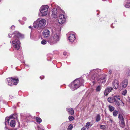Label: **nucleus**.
<instances>
[{"label":"nucleus","instance_id":"obj_40","mask_svg":"<svg viewBox=\"0 0 130 130\" xmlns=\"http://www.w3.org/2000/svg\"><path fill=\"white\" fill-rule=\"evenodd\" d=\"M108 73L110 74H112V71L111 70H109Z\"/></svg>","mask_w":130,"mask_h":130},{"label":"nucleus","instance_id":"obj_5","mask_svg":"<svg viewBox=\"0 0 130 130\" xmlns=\"http://www.w3.org/2000/svg\"><path fill=\"white\" fill-rule=\"evenodd\" d=\"M49 7L47 5L42 6L40 8V14L42 17L47 15Z\"/></svg>","mask_w":130,"mask_h":130},{"label":"nucleus","instance_id":"obj_3","mask_svg":"<svg viewBox=\"0 0 130 130\" xmlns=\"http://www.w3.org/2000/svg\"><path fill=\"white\" fill-rule=\"evenodd\" d=\"M60 35L59 31L53 32L51 36L48 38L47 41L51 45L56 44L60 40Z\"/></svg>","mask_w":130,"mask_h":130},{"label":"nucleus","instance_id":"obj_35","mask_svg":"<svg viewBox=\"0 0 130 130\" xmlns=\"http://www.w3.org/2000/svg\"><path fill=\"white\" fill-rule=\"evenodd\" d=\"M47 43V42L45 40H43L41 42V43L43 45Z\"/></svg>","mask_w":130,"mask_h":130},{"label":"nucleus","instance_id":"obj_18","mask_svg":"<svg viewBox=\"0 0 130 130\" xmlns=\"http://www.w3.org/2000/svg\"><path fill=\"white\" fill-rule=\"evenodd\" d=\"M66 110L69 114L73 115L74 113V110L72 108H67Z\"/></svg>","mask_w":130,"mask_h":130},{"label":"nucleus","instance_id":"obj_25","mask_svg":"<svg viewBox=\"0 0 130 130\" xmlns=\"http://www.w3.org/2000/svg\"><path fill=\"white\" fill-rule=\"evenodd\" d=\"M38 130H44V128L41 125H40L38 126Z\"/></svg>","mask_w":130,"mask_h":130},{"label":"nucleus","instance_id":"obj_41","mask_svg":"<svg viewBox=\"0 0 130 130\" xmlns=\"http://www.w3.org/2000/svg\"><path fill=\"white\" fill-rule=\"evenodd\" d=\"M44 78V76H40V78L41 79H43V78Z\"/></svg>","mask_w":130,"mask_h":130},{"label":"nucleus","instance_id":"obj_22","mask_svg":"<svg viewBox=\"0 0 130 130\" xmlns=\"http://www.w3.org/2000/svg\"><path fill=\"white\" fill-rule=\"evenodd\" d=\"M38 20H37V21L34 22L33 24V25L34 26V27L35 28H36L37 27H38Z\"/></svg>","mask_w":130,"mask_h":130},{"label":"nucleus","instance_id":"obj_51","mask_svg":"<svg viewBox=\"0 0 130 130\" xmlns=\"http://www.w3.org/2000/svg\"><path fill=\"white\" fill-rule=\"evenodd\" d=\"M129 101L130 103V98L129 99Z\"/></svg>","mask_w":130,"mask_h":130},{"label":"nucleus","instance_id":"obj_36","mask_svg":"<svg viewBox=\"0 0 130 130\" xmlns=\"http://www.w3.org/2000/svg\"><path fill=\"white\" fill-rule=\"evenodd\" d=\"M126 73L128 75L130 76V68H129L127 70V71Z\"/></svg>","mask_w":130,"mask_h":130},{"label":"nucleus","instance_id":"obj_46","mask_svg":"<svg viewBox=\"0 0 130 130\" xmlns=\"http://www.w3.org/2000/svg\"><path fill=\"white\" fill-rule=\"evenodd\" d=\"M28 27L29 28H31V26H29V27Z\"/></svg>","mask_w":130,"mask_h":130},{"label":"nucleus","instance_id":"obj_42","mask_svg":"<svg viewBox=\"0 0 130 130\" xmlns=\"http://www.w3.org/2000/svg\"><path fill=\"white\" fill-rule=\"evenodd\" d=\"M67 53L66 52H64L63 53V55L65 56H66L67 55Z\"/></svg>","mask_w":130,"mask_h":130},{"label":"nucleus","instance_id":"obj_2","mask_svg":"<svg viewBox=\"0 0 130 130\" xmlns=\"http://www.w3.org/2000/svg\"><path fill=\"white\" fill-rule=\"evenodd\" d=\"M13 34L14 35L13 37V39H12V40L10 41L11 43L12 44V45L15 50H19L21 46V43L18 39L20 37H22L23 36L19 32L17 31H15Z\"/></svg>","mask_w":130,"mask_h":130},{"label":"nucleus","instance_id":"obj_27","mask_svg":"<svg viewBox=\"0 0 130 130\" xmlns=\"http://www.w3.org/2000/svg\"><path fill=\"white\" fill-rule=\"evenodd\" d=\"M113 98L114 101H119L120 99L119 96H115Z\"/></svg>","mask_w":130,"mask_h":130},{"label":"nucleus","instance_id":"obj_13","mask_svg":"<svg viewBox=\"0 0 130 130\" xmlns=\"http://www.w3.org/2000/svg\"><path fill=\"white\" fill-rule=\"evenodd\" d=\"M50 31L48 29H46L43 30L42 32V34L44 37H47L50 35Z\"/></svg>","mask_w":130,"mask_h":130},{"label":"nucleus","instance_id":"obj_53","mask_svg":"<svg viewBox=\"0 0 130 130\" xmlns=\"http://www.w3.org/2000/svg\"><path fill=\"white\" fill-rule=\"evenodd\" d=\"M99 20H100V21H101V19H100Z\"/></svg>","mask_w":130,"mask_h":130},{"label":"nucleus","instance_id":"obj_49","mask_svg":"<svg viewBox=\"0 0 130 130\" xmlns=\"http://www.w3.org/2000/svg\"><path fill=\"white\" fill-rule=\"evenodd\" d=\"M23 62V63H25V62H24V61H23V62Z\"/></svg>","mask_w":130,"mask_h":130},{"label":"nucleus","instance_id":"obj_50","mask_svg":"<svg viewBox=\"0 0 130 130\" xmlns=\"http://www.w3.org/2000/svg\"><path fill=\"white\" fill-rule=\"evenodd\" d=\"M24 22H23V23H21V24H24Z\"/></svg>","mask_w":130,"mask_h":130},{"label":"nucleus","instance_id":"obj_37","mask_svg":"<svg viewBox=\"0 0 130 130\" xmlns=\"http://www.w3.org/2000/svg\"><path fill=\"white\" fill-rule=\"evenodd\" d=\"M100 127L101 129H104L106 128V126L104 125H101L100 126Z\"/></svg>","mask_w":130,"mask_h":130},{"label":"nucleus","instance_id":"obj_11","mask_svg":"<svg viewBox=\"0 0 130 130\" xmlns=\"http://www.w3.org/2000/svg\"><path fill=\"white\" fill-rule=\"evenodd\" d=\"M119 82L117 80H115L112 83V86L113 88L117 89L119 87Z\"/></svg>","mask_w":130,"mask_h":130},{"label":"nucleus","instance_id":"obj_38","mask_svg":"<svg viewBox=\"0 0 130 130\" xmlns=\"http://www.w3.org/2000/svg\"><path fill=\"white\" fill-rule=\"evenodd\" d=\"M15 31H14V32L12 34H9L8 35V37L9 38H10L12 36V35H14V34H13Z\"/></svg>","mask_w":130,"mask_h":130},{"label":"nucleus","instance_id":"obj_17","mask_svg":"<svg viewBox=\"0 0 130 130\" xmlns=\"http://www.w3.org/2000/svg\"><path fill=\"white\" fill-rule=\"evenodd\" d=\"M17 114H13L11 115L10 116V117L12 119V118H14V119H15L17 120V121L18 122L19 124V125H20V122H19L18 120V117H17Z\"/></svg>","mask_w":130,"mask_h":130},{"label":"nucleus","instance_id":"obj_30","mask_svg":"<svg viewBox=\"0 0 130 130\" xmlns=\"http://www.w3.org/2000/svg\"><path fill=\"white\" fill-rule=\"evenodd\" d=\"M36 120L37 122L40 123L42 122V120L40 118L36 117Z\"/></svg>","mask_w":130,"mask_h":130},{"label":"nucleus","instance_id":"obj_43","mask_svg":"<svg viewBox=\"0 0 130 130\" xmlns=\"http://www.w3.org/2000/svg\"><path fill=\"white\" fill-rule=\"evenodd\" d=\"M81 130H86V128L85 127H83Z\"/></svg>","mask_w":130,"mask_h":130},{"label":"nucleus","instance_id":"obj_31","mask_svg":"<svg viewBox=\"0 0 130 130\" xmlns=\"http://www.w3.org/2000/svg\"><path fill=\"white\" fill-rule=\"evenodd\" d=\"M73 127V126L72 124H70L69 125L67 128L68 130H71Z\"/></svg>","mask_w":130,"mask_h":130},{"label":"nucleus","instance_id":"obj_32","mask_svg":"<svg viewBox=\"0 0 130 130\" xmlns=\"http://www.w3.org/2000/svg\"><path fill=\"white\" fill-rule=\"evenodd\" d=\"M74 119V117L72 116H69V119L70 121H71Z\"/></svg>","mask_w":130,"mask_h":130},{"label":"nucleus","instance_id":"obj_14","mask_svg":"<svg viewBox=\"0 0 130 130\" xmlns=\"http://www.w3.org/2000/svg\"><path fill=\"white\" fill-rule=\"evenodd\" d=\"M68 39L70 42H72L75 39L74 35L72 34H70L68 37Z\"/></svg>","mask_w":130,"mask_h":130},{"label":"nucleus","instance_id":"obj_6","mask_svg":"<svg viewBox=\"0 0 130 130\" xmlns=\"http://www.w3.org/2000/svg\"><path fill=\"white\" fill-rule=\"evenodd\" d=\"M6 81L7 82L8 85L12 86L13 85H16L18 83L19 80L18 78H7Z\"/></svg>","mask_w":130,"mask_h":130},{"label":"nucleus","instance_id":"obj_52","mask_svg":"<svg viewBox=\"0 0 130 130\" xmlns=\"http://www.w3.org/2000/svg\"><path fill=\"white\" fill-rule=\"evenodd\" d=\"M124 130H127V129L125 128Z\"/></svg>","mask_w":130,"mask_h":130},{"label":"nucleus","instance_id":"obj_21","mask_svg":"<svg viewBox=\"0 0 130 130\" xmlns=\"http://www.w3.org/2000/svg\"><path fill=\"white\" fill-rule=\"evenodd\" d=\"M124 6L126 8H130V2H127L124 4Z\"/></svg>","mask_w":130,"mask_h":130},{"label":"nucleus","instance_id":"obj_4","mask_svg":"<svg viewBox=\"0 0 130 130\" xmlns=\"http://www.w3.org/2000/svg\"><path fill=\"white\" fill-rule=\"evenodd\" d=\"M84 80L82 78L75 79L69 85L70 88L73 91L77 89L80 86L83 85Z\"/></svg>","mask_w":130,"mask_h":130},{"label":"nucleus","instance_id":"obj_54","mask_svg":"<svg viewBox=\"0 0 130 130\" xmlns=\"http://www.w3.org/2000/svg\"><path fill=\"white\" fill-rule=\"evenodd\" d=\"M92 82H93V83H94V81H93Z\"/></svg>","mask_w":130,"mask_h":130},{"label":"nucleus","instance_id":"obj_33","mask_svg":"<svg viewBox=\"0 0 130 130\" xmlns=\"http://www.w3.org/2000/svg\"><path fill=\"white\" fill-rule=\"evenodd\" d=\"M114 102H115V104L116 105L119 106L120 105L118 101H114Z\"/></svg>","mask_w":130,"mask_h":130},{"label":"nucleus","instance_id":"obj_8","mask_svg":"<svg viewBox=\"0 0 130 130\" xmlns=\"http://www.w3.org/2000/svg\"><path fill=\"white\" fill-rule=\"evenodd\" d=\"M128 84L127 81L126 79H125L122 81V82L120 84V86L119 87V90H121L122 89L126 88Z\"/></svg>","mask_w":130,"mask_h":130},{"label":"nucleus","instance_id":"obj_10","mask_svg":"<svg viewBox=\"0 0 130 130\" xmlns=\"http://www.w3.org/2000/svg\"><path fill=\"white\" fill-rule=\"evenodd\" d=\"M38 21V26L40 27H42L44 26L46 22V21L44 19H41Z\"/></svg>","mask_w":130,"mask_h":130},{"label":"nucleus","instance_id":"obj_7","mask_svg":"<svg viewBox=\"0 0 130 130\" xmlns=\"http://www.w3.org/2000/svg\"><path fill=\"white\" fill-rule=\"evenodd\" d=\"M60 11L61 12L63 11L61 9H59V8L53 9L52 10V17L54 18H56L58 15L59 11Z\"/></svg>","mask_w":130,"mask_h":130},{"label":"nucleus","instance_id":"obj_19","mask_svg":"<svg viewBox=\"0 0 130 130\" xmlns=\"http://www.w3.org/2000/svg\"><path fill=\"white\" fill-rule=\"evenodd\" d=\"M10 126L13 127H15V120H12L11 121L10 124Z\"/></svg>","mask_w":130,"mask_h":130},{"label":"nucleus","instance_id":"obj_26","mask_svg":"<svg viewBox=\"0 0 130 130\" xmlns=\"http://www.w3.org/2000/svg\"><path fill=\"white\" fill-rule=\"evenodd\" d=\"M101 89V87L100 85H98L96 88V92H99L100 91Z\"/></svg>","mask_w":130,"mask_h":130},{"label":"nucleus","instance_id":"obj_44","mask_svg":"<svg viewBox=\"0 0 130 130\" xmlns=\"http://www.w3.org/2000/svg\"><path fill=\"white\" fill-rule=\"evenodd\" d=\"M109 121L111 122V123H112L113 122V121L111 119H110L109 120Z\"/></svg>","mask_w":130,"mask_h":130},{"label":"nucleus","instance_id":"obj_34","mask_svg":"<svg viewBox=\"0 0 130 130\" xmlns=\"http://www.w3.org/2000/svg\"><path fill=\"white\" fill-rule=\"evenodd\" d=\"M127 90H125L122 91V94L124 95H125L127 93Z\"/></svg>","mask_w":130,"mask_h":130},{"label":"nucleus","instance_id":"obj_23","mask_svg":"<svg viewBox=\"0 0 130 130\" xmlns=\"http://www.w3.org/2000/svg\"><path fill=\"white\" fill-rule=\"evenodd\" d=\"M113 98H109L108 99V101L110 103H113L114 102V100L113 99Z\"/></svg>","mask_w":130,"mask_h":130},{"label":"nucleus","instance_id":"obj_20","mask_svg":"<svg viewBox=\"0 0 130 130\" xmlns=\"http://www.w3.org/2000/svg\"><path fill=\"white\" fill-rule=\"evenodd\" d=\"M108 108L110 112L113 111L115 109V108L113 107L110 105L108 106Z\"/></svg>","mask_w":130,"mask_h":130},{"label":"nucleus","instance_id":"obj_56","mask_svg":"<svg viewBox=\"0 0 130 130\" xmlns=\"http://www.w3.org/2000/svg\"><path fill=\"white\" fill-rule=\"evenodd\" d=\"M101 19H103V18H101Z\"/></svg>","mask_w":130,"mask_h":130},{"label":"nucleus","instance_id":"obj_28","mask_svg":"<svg viewBox=\"0 0 130 130\" xmlns=\"http://www.w3.org/2000/svg\"><path fill=\"white\" fill-rule=\"evenodd\" d=\"M91 125V123L90 122H87L86 124V127L87 129H88L89 127Z\"/></svg>","mask_w":130,"mask_h":130},{"label":"nucleus","instance_id":"obj_55","mask_svg":"<svg viewBox=\"0 0 130 130\" xmlns=\"http://www.w3.org/2000/svg\"><path fill=\"white\" fill-rule=\"evenodd\" d=\"M19 21L20 22V23H21V22H20V20H19Z\"/></svg>","mask_w":130,"mask_h":130},{"label":"nucleus","instance_id":"obj_39","mask_svg":"<svg viewBox=\"0 0 130 130\" xmlns=\"http://www.w3.org/2000/svg\"><path fill=\"white\" fill-rule=\"evenodd\" d=\"M15 27L14 25H12L11 27V28L12 29H14Z\"/></svg>","mask_w":130,"mask_h":130},{"label":"nucleus","instance_id":"obj_29","mask_svg":"<svg viewBox=\"0 0 130 130\" xmlns=\"http://www.w3.org/2000/svg\"><path fill=\"white\" fill-rule=\"evenodd\" d=\"M118 112L116 110H115L113 112V115L114 116L116 117L117 116V115L118 114Z\"/></svg>","mask_w":130,"mask_h":130},{"label":"nucleus","instance_id":"obj_1","mask_svg":"<svg viewBox=\"0 0 130 130\" xmlns=\"http://www.w3.org/2000/svg\"><path fill=\"white\" fill-rule=\"evenodd\" d=\"M101 70L97 69H93L90 72L92 75L91 79L94 80H97L99 83H105L106 81V75L104 74H101Z\"/></svg>","mask_w":130,"mask_h":130},{"label":"nucleus","instance_id":"obj_12","mask_svg":"<svg viewBox=\"0 0 130 130\" xmlns=\"http://www.w3.org/2000/svg\"><path fill=\"white\" fill-rule=\"evenodd\" d=\"M113 90V88L111 87H108L105 89V91L104 92V94L105 96L107 95L108 94Z\"/></svg>","mask_w":130,"mask_h":130},{"label":"nucleus","instance_id":"obj_15","mask_svg":"<svg viewBox=\"0 0 130 130\" xmlns=\"http://www.w3.org/2000/svg\"><path fill=\"white\" fill-rule=\"evenodd\" d=\"M118 118L121 121V125L122 127H124L125 125V122L124 121V119L122 115L120 114H119Z\"/></svg>","mask_w":130,"mask_h":130},{"label":"nucleus","instance_id":"obj_57","mask_svg":"<svg viewBox=\"0 0 130 130\" xmlns=\"http://www.w3.org/2000/svg\"><path fill=\"white\" fill-rule=\"evenodd\" d=\"M15 107H14V108H15Z\"/></svg>","mask_w":130,"mask_h":130},{"label":"nucleus","instance_id":"obj_48","mask_svg":"<svg viewBox=\"0 0 130 130\" xmlns=\"http://www.w3.org/2000/svg\"><path fill=\"white\" fill-rule=\"evenodd\" d=\"M111 27L112 28H114V27L113 26H112V25H111Z\"/></svg>","mask_w":130,"mask_h":130},{"label":"nucleus","instance_id":"obj_16","mask_svg":"<svg viewBox=\"0 0 130 130\" xmlns=\"http://www.w3.org/2000/svg\"><path fill=\"white\" fill-rule=\"evenodd\" d=\"M11 119V118L10 117H6L5 122V128H7L8 125H9V121Z\"/></svg>","mask_w":130,"mask_h":130},{"label":"nucleus","instance_id":"obj_47","mask_svg":"<svg viewBox=\"0 0 130 130\" xmlns=\"http://www.w3.org/2000/svg\"><path fill=\"white\" fill-rule=\"evenodd\" d=\"M26 65V66L28 67H29L28 65Z\"/></svg>","mask_w":130,"mask_h":130},{"label":"nucleus","instance_id":"obj_45","mask_svg":"<svg viewBox=\"0 0 130 130\" xmlns=\"http://www.w3.org/2000/svg\"><path fill=\"white\" fill-rule=\"evenodd\" d=\"M23 20H26V18L25 17H23Z\"/></svg>","mask_w":130,"mask_h":130},{"label":"nucleus","instance_id":"obj_24","mask_svg":"<svg viewBox=\"0 0 130 130\" xmlns=\"http://www.w3.org/2000/svg\"><path fill=\"white\" fill-rule=\"evenodd\" d=\"M101 120V116L100 115H98L96 117V121L98 122Z\"/></svg>","mask_w":130,"mask_h":130},{"label":"nucleus","instance_id":"obj_9","mask_svg":"<svg viewBox=\"0 0 130 130\" xmlns=\"http://www.w3.org/2000/svg\"><path fill=\"white\" fill-rule=\"evenodd\" d=\"M66 20L65 17L63 14H60L59 16L58 22L59 24H62L65 22Z\"/></svg>","mask_w":130,"mask_h":130}]
</instances>
